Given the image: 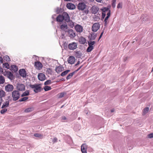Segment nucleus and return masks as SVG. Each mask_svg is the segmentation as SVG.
<instances>
[{"label": "nucleus", "instance_id": "obj_1", "mask_svg": "<svg viewBox=\"0 0 153 153\" xmlns=\"http://www.w3.org/2000/svg\"><path fill=\"white\" fill-rule=\"evenodd\" d=\"M30 87L33 89L34 91L36 93L40 92L41 91V87L40 84L30 85Z\"/></svg>", "mask_w": 153, "mask_h": 153}, {"label": "nucleus", "instance_id": "obj_2", "mask_svg": "<svg viewBox=\"0 0 153 153\" xmlns=\"http://www.w3.org/2000/svg\"><path fill=\"white\" fill-rule=\"evenodd\" d=\"M12 96L14 101L17 100L19 98V93L17 91H14L12 93Z\"/></svg>", "mask_w": 153, "mask_h": 153}, {"label": "nucleus", "instance_id": "obj_3", "mask_svg": "<svg viewBox=\"0 0 153 153\" xmlns=\"http://www.w3.org/2000/svg\"><path fill=\"white\" fill-rule=\"evenodd\" d=\"M101 10L102 11V20L105 17L106 14H107L108 12H110V11L108 8L106 7H103Z\"/></svg>", "mask_w": 153, "mask_h": 153}, {"label": "nucleus", "instance_id": "obj_4", "mask_svg": "<svg viewBox=\"0 0 153 153\" xmlns=\"http://www.w3.org/2000/svg\"><path fill=\"white\" fill-rule=\"evenodd\" d=\"M100 27V25L99 23H95L92 26L91 28L92 31L94 32H96L98 30Z\"/></svg>", "mask_w": 153, "mask_h": 153}, {"label": "nucleus", "instance_id": "obj_5", "mask_svg": "<svg viewBox=\"0 0 153 153\" xmlns=\"http://www.w3.org/2000/svg\"><path fill=\"white\" fill-rule=\"evenodd\" d=\"M77 43L74 42L70 43L68 45L69 49L71 50L75 49L77 48Z\"/></svg>", "mask_w": 153, "mask_h": 153}, {"label": "nucleus", "instance_id": "obj_6", "mask_svg": "<svg viewBox=\"0 0 153 153\" xmlns=\"http://www.w3.org/2000/svg\"><path fill=\"white\" fill-rule=\"evenodd\" d=\"M86 6V5L84 3L80 2L78 5L77 8L79 10H83L85 9Z\"/></svg>", "mask_w": 153, "mask_h": 153}, {"label": "nucleus", "instance_id": "obj_7", "mask_svg": "<svg viewBox=\"0 0 153 153\" xmlns=\"http://www.w3.org/2000/svg\"><path fill=\"white\" fill-rule=\"evenodd\" d=\"M60 28L61 30L65 32H68V27L67 24L66 23H65L63 24H60Z\"/></svg>", "mask_w": 153, "mask_h": 153}, {"label": "nucleus", "instance_id": "obj_8", "mask_svg": "<svg viewBox=\"0 0 153 153\" xmlns=\"http://www.w3.org/2000/svg\"><path fill=\"white\" fill-rule=\"evenodd\" d=\"M17 89L19 91H23L25 90V85L22 83H18L16 86Z\"/></svg>", "mask_w": 153, "mask_h": 153}, {"label": "nucleus", "instance_id": "obj_9", "mask_svg": "<svg viewBox=\"0 0 153 153\" xmlns=\"http://www.w3.org/2000/svg\"><path fill=\"white\" fill-rule=\"evenodd\" d=\"M75 28L77 32L81 33L83 31V28L81 25L77 24L75 26Z\"/></svg>", "mask_w": 153, "mask_h": 153}, {"label": "nucleus", "instance_id": "obj_10", "mask_svg": "<svg viewBox=\"0 0 153 153\" xmlns=\"http://www.w3.org/2000/svg\"><path fill=\"white\" fill-rule=\"evenodd\" d=\"M34 66L38 70H41L42 67V64L39 62H35Z\"/></svg>", "mask_w": 153, "mask_h": 153}, {"label": "nucleus", "instance_id": "obj_11", "mask_svg": "<svg viewBox=\"0 0 153 153\" xmlns=\"http://www.w3.org/2000/svg\"><path fill=\"white\" fill-rule=\"evenodd\" d=\"M62 16L63 19L67 22H68L70 18L68 14L66 12H64L63 13Z\"/></svg>", "mask_w": 153, "mask_h": 153}, {"label": "nucleus", "instance_id": "obj_12", "mask_svg": "<svg viewBox=\"0 0 153 153\" xmlns=\"http://www.w3.org/2000/svg\"><path fill=\"white\" fill-rule=\"evenodd\" d=\"M13 86L10 84H8L5 87V90L7 92H10L13 91Z\"/></svg>", "mask_w": 153, "mask_h": 153}, {"label": "nucleus", "instance_id": "obj_13", "mask_svg": "<svg viewBox=\"0 0 153 153\" xmlns=\"http://www.w3.org/2000/svg\"><path fill=\"white\" fill-rule=\"evenodd\" d=\"M9 105V100L8 99H6L3 102L1 106V108H5L8 107Z\"/></svg>", "mask_w": 153, "mask_h": 153}, {"label": "nucleus", "instance_id": "obj_14", "mask_svg": "<svg viewBox=\"0 0 153 153\" xmlns=\"http://www.w3.org/2000/svg\"><path fill=\"white\" fill-rule=\"evenodd\" d=\"M19 72L20 75L22 77L25 78L26 77V73L25 69H20Z\"/></svg>", "mask_w": 153, "mask_h": 153}, {"label": "nucleus", "instance_id": "obj_15", "mask_svg": "<svg viewBox=\"0 0 153 153\" xmlns=\"http://www.w3.org/2000/svg\"><path fill=\"white\" fill-rule=\"evenodd\" d=\"M67 61L68 63L72 64H74L75 62V58L74 56H70L68 58Z\"/></svg>", "mask_w": 153, "mask_h": 153}, {"label": "nucleus", "instance_id": "obj_16", "mask_svg": "<svg viewBox=\"0 0 153 153\" xmlns=\"http://www.w3.org/2000/svg\"><path fill=\"white\" fill-rule=\"evenodd\" d=\"M38 79L41 81H44L45 79V75L42 73L39 74L38 76Z\"/></svg>", "mask_w": 153, "mask_h": 153}, {"label": "nucleus", "instance_id": "obj_17", "mask_svg": "<svg viewBox=\"0 0 153 153\" xmlns=\"http://www.w3.org/2000/svg\"><path fill=\"white\" fill-rule=\"evenodd\" d=\"M87 146L85 144H82L81 146V151L82 153H87Z\"/></svg>", "mask_w": 153, "mask_h": 153}, {"label": "nucleus", "instance_id": "obj_18", "mask_svg": "<svg viewBox=\"0 0 153 153\" xmlns=\"http://www.w3.org/2000/svg\"><path fill=\"white\" fill-rule=\"evenodd\" d=\"M67 7L70 10H74L75 9L76 7L73 4L71 3H68L66 5Z\"/></svg>", "mask_w": 153, "mask_h": 153}, {"label": "nucleus", "instance_id": "obj_19", "mask_svg": "<svg viewBox=\"0 0 153 153\" xmlns=\"http://www.w3.org/2000/svg\"><path fill=\"white\" fill-rule=\"evenodd\" d=\"M68 32L69 36L72 38L74 37L75 36V33L74 32L73 30L71 29L68 30Z\"/></svg>", "mask_w": 153, "mask_h": 153}, {"label": "nucleus", "instance_id": "obj_20", "mask_svg": "<svg viewBox=\"0 0 153 153\" xmlns=\"http://www.w3.org/2000/svg\"><path fill=\"white\" fill-rule=\"evenodd\" d=\"M6 74L10 79L12 80L13 79V75L10 72L7 71L6 72Z\"/></svg>", "mask_w": 153, "mask_h": 153}, {"label": "nucleus", "instance_id": "obj_21", "mask_svg": "<svg viewBox=\"0 0 153 153\" xmlns=\"http://www.w3.org/2000/svg\"><path fill=\"white\" fill-rule=\"evenodd\" d=\"M79 41L80 44H84L86 42V39L82 37H81L79 39Z\"/></svg>", "mask_w": 153, "mask_h": 153}, {"label": "nucleus", "instance_id": "obj_22", "mask_svg": "<svg viewBox=\"0 0 153 153\" xmlns=\"http://www.w3.org/2000/svg\"><path fill=\"white\" fill-rule=\"evenodd\" d=\"M97 37L96 34L93 33L91 32L90 33V39L91 40H94Z\"/></svg>", "mask_w": 153, "mask_h": 153}, {"label": "nucleus", "instance_id": "obj_23", "mask_svg": "<svg viewBox=\"0 0 153 153\" xmlns=\"http://www.w3.org/2000/svg\"><path fill=\"white\" fill-rule=\"evenodd\" d=\"M63 19L62 15H59L56 18V21L59 22H62L63 20Z\"/></svg>", "mask_w": 153, "mask_h": 153}, {"label": "nucleus", "instance_id": "obj_24", "mask_svg": "<svg viewBox=\"0 0 153 153\" xmlns=\"http://www.w3.org/2000/svg\"><path fill=\"white\" fill-rule=\"evenodd\" d=\"M62 67L61 66H58L56 68L55 71L58 73H59L62 70Z\"/></svg>", "mask_w": 153, "mask_h": 153}, {"label": "nucleus", "instance_id": "obj_25", "mask_svg": "<svg viewBox=\"0 0 153 153\" xmlns=\"http://www.w3.org/2000/svg\"><path fill=\"white\" fill-rule=\"evenodd\" d=\"M6 94L4 91L2 90H0V98H2L5 96Z\"/></svg>", "mask_w": 153, "mask_h": 153}, {"label": "nucleus", "instance_id": "obj_26", "mask_svg": "<svg viewBox=\"0 0 153 153\" xmlns=\"http://www.w3.org/2000/svg\"><path fill=\"white\" fill-rule=\"evenodd\" d=\"M110 15V12H108V13L107 14V16L106 17L105 19L104 22H105V25H106L108 19Z\"/></svg>", "mask_w": 153, "mask_h": 153}, {"label": "nucleus", "instance_id": "obj_27", "mask_svg": "<svg viewBox=\"0 0 153 153\" xmlns=\"http://www.w3.org/2000/svg\"><path fill=\"white\" fill-rule=\"evenodd\" d=\"M11 68L12 70L15 72H16L18 71L17 67L16 65H12L11 66Z\"/></svg>", "mask_w": 153, "mask_h": 153}, {"label": "nucleus", "instance_id": "obj_28", "mask_svg": "<svg viewBox=\"0 0 153 153\" xmlns=\"http://www.w3.org/2000/svg\"><path fill=\"white\" fill-rule=\"evenodd\" d=\"M92 10L94 13H96L98 11V8L96 7H92Z\"/></svg>", "mask_w": 153, "mask_h": 153}, {"label": "nucleus", "instance_id": "obj_29", "mask_svg": "<svg viewBox=\"0 0 153 153\" xmlns=\"http://www.w3.org/2000/svg\"><path fill=\"white\" fill-rule=\"evenodd\" d=\"M30 91L29 90H27L24 92L22 95V97L27 96L29 95Z\"/></svg>", "mask_w": 153, "mask_h": 153}, {"label": "nucleus", "instance_id": "obj_30", "mask_svg": "<svg viewBox=\"0 0 153 153\" xmlns=\"http://www.w3.org/2000/svg\"><path fill=\"white\" fill-rule=\"evenodd\" d=\"M5 79L2 76H0V84H3L4 82Z\"/></svg>", "mask_w": 153, "mask_h": 153}, {"label": "nucleus", "instance_id": "obj_31", "mask_svg": "<svg viewBox=\"0 0 153 153\" xmlns=\"http://www.w3.org/2000/svg\"><path fill=\"white\" fill-rule=\"evenodd\" d=\"M34 136L35 137H38L40 139H42L43 138L42 135L38 133L35 134H34Z\"/></svg>", "mask_w": 153, "mask_h": 153}, {"label": "nucleus", "instance_id": "obj_32", "mask_svg": "<svg viewBox=\"0 0 153 153\" xmlns=\"http://www.w3.org/2000/svg\"><path fill=\"white\" fill-rule=\"evenodd\" d=\"M95 43V41H90L89 42H88V46H90L94 47V44Z\"/></svg>", "mask_w": 153, "mask_h": 153}, {"label": "nucleus", "instance_id": "obj_33", "mask_svg": "<svg viewBox=\"0 0 153 153\" xmlns=\"http://www.w3.org/2000/svg\"><path fill=\"white\" fill-rule=\"evenodd\" d=\"M75 56L79 58L81 56V53L79 51H76L75 53Z\"/></svg>", "mask_w": 153, "mask_h": 153}, {"label": "nucleus", "instance_id": "obj_34", "mask_svg": "<svg viewBox=\"0 0 153 153\" xmlns=\"http://www.w3.org/2000/svg\"><path fill=\"white\" fill-rule=\"evenodd\" d=\"M70 71V70H69L65 71L61 74V75L62 76H64L67 74Z\"/></svg>", "mask_w": 153, "mask_h": 153}, {"label": "nucleus", "instance_id": "obj_35", "mask_svg": "<svg viewBox=\"0 0 153 153\" xmlns=\"http://www.w3.org/2000/svg\"><path fill=\"white\" fill-rule=\"evenodd\" d=\"M74 73V72L69 74L66 77L67 79H70L73 76Z\"/></svg>", "mask_w": 153, "mask_h": 153}, {"label": "nucleus", "instance_id": "obj_36", "mask_svg": "<svg viewBox=\"0 0 153 153\" xmlns=\"http://www.w3.org/2000/svg\"><path fill=\"white\" fill-rule=\"evenodd\" d=\"M94 49V47L90 46H88V48L87 49V52H90L91 51H92Z\"/></svg>", "mask_w": 153, "mask_h": 153}, {"label": "nucleus", "instance_id": "obj_37", "mask_svg": "<svg viewBox=\"0 0 153 153\" xmlns=\"http://www.w3.org/2000/svg\"><path fill=\"white\" fill-rule=\"evenodd\" d=\"M65 92H62L58 94V97L59 98H61L64 97V94H65Z\"/></svg>", "mask_w": 153, "mask_h": 153}, {"label": "nucleus", "instance_id": "obj_38", "mask_svg": "<svg viewBox=\"0 0 153 153\" xmlns=\"http://www.w3.org/2000/svg\"><path fill=\"white\" fill-rule=\"evenodd\" d=\"M33 110V108H30L26 109L24 111L25 112H29Z\"/></svg>", "mask_w": 153, "mask_h": 153}, {"label": "nucleus", "instance_id": "obj_39", "mask_svg": "<svg viewBox=\"0 0 153 153\" xmlns=\"http://www.w3.org/2000/svg\"><path fill=\"white\" fill-rule=\"evenodd\" d=\"M28 99V97H25L20 99L19 101L20 102L25 101Z\"/></svg>", "mask_w": 153, "mask_h": 153}, {"label": "nucleus", "instance_id": "obj_40", "mask_svg": "<svg viewBox=\"0 0 153 153\" xmlns=\"http://www.w3.org/2000/svg\"><path fill=\"white\" fill-rule=\"evenodd\" d=\"M149 110V108L148 107L145 108L144 109L143 111V114H144L147 113Z\"/></svg>", "mask_w": 153, "mask_h": 153}, {"label": "nucleus", "instance_id": "obj_41", "mask_svg": "<svg viewBox=\"0 0 153 153\" xmlns=\"http://www.w3.org/2000/svg\"><path fill=\"white\" fill-rule=\"evenodd\" d=\"M3 67L7 69H8L9 68V65L8 63H5L3 64Z\"/></svg>", "mask_w": 153, "mask_h": 153}, {"label": "nucleus", "instance_id": "obj_42", "mask_svg": "<svg viewBox=\"0 0 153 153\" xmlns=\"http://www.w3.org/2000/svg\"><path fill=\"white\" fill-rule=\"evenodd\" d=\"M68 22H69L68 23L69 25L71 27H73L74 26V23L71 21L69 20Z\"/></svg>", "mask_w": 153, "mask_h": 153}, {"label": "nucleus", "instance_id": "obj_43", "mask_svg": "<svg viewBox=\"0 0 153 153\" xmlns=\"http://www.w3.org/2000/svg\"><path fill=\"white\" fill-rule=\"evenodd\" d=\"M44 88L45 91H49L51 89V87L47 86H45Z\"/></svg>", "mask_w": 153, "mask_h": 153}, {"label": "nucleus", "instance_id": "obj_44", "mask_svg": "<svg viewBox=\"0 0 153 153\" xmlns=\"http://www.w3.org/2000/svg\"><path fill=\"white\" fill-rule=\"evenodd\" d=\"M3 109L1 111V114H4L7 111V109L6 108H2Z\"/></svg>", "mask_w": 153, "mask_h": 153}, {"label": "nucleus", "instance_id": "obj_45", "mask_svg": "<svg viewBox=\"0 0 153 153\" xmlns=\"http://www.w3.org/2000/svg\"><path fill=\"white\" fill-rule=\"evenodd\" d=\"M4 58L8 62L10 61V58L9 56L7 55H6L4 56Z\"/></svg>", "mask_w": 153, "mask_h": 153}, {"label": "nucleus", "instance_id": "obj_46", "mask_svg": "<svg viewBox=\"0 0 153 153\" xmlns=\"http://www.w3.org/2000/svg\"><path fill=\"white\" fill-rule=\"evenodd\" d=\"M51 81L50 80H48L45 82L44 84L45 85H48L51 83Z\"/></svg>", "mask_w": 153, "mask_h": 153}, {"label": "nucleus", "instance_id": "obj_47", "mask_svg": "<svg viewBox=\"0 0 153 153\" xmlns=\"http://www.w3.org/2000/svg\"><path fill=\"white\" fill-rule=\"evenodd\" d=\"M148 137L149 138H152L153 137V133L150 134L148 135Z\"/></svg>", "mask_w": 153, "mask_h": 153}, {"label": "nucleus", "instance_id": "obj_48", "mask_svg": "<svg viewBox=\"0 0 153 153\" xmlns=\"http://www.w3.org/2000/svg\"><path fill=\"white\" fill-rule=\"evenodd\" d=\"M122 3H119L118 4L117 6V8H121L122 7Z\"/></svg>", "mask_w": 153, "mask_h": 153}, {"label": "nucleus", "instance_id": "obj_49", "mask_svg": "<svg viewBox=\"0 0 153 153\" xmlns=\"http://www.w3.org/2000/svg\"><path fill=\"white\" fill-rule=\"evenodd\" d=\"M57 138L56 137L54 138L52 140V142L53 143H56L57 142Z\"/></svg>", "mask_w": 153, "mask_h": 153}, {"label": "nucleus", "instance_id": "obj_50", "mask_svg": "<svg viewBox=\"0 0 153 153\" xmlns=\"http://www.w3.org/2000/svg\"><path fill=\"white\" fill-rule=\"evenodd\" d=\"M61 119L62 121H63L64 120H66L67 119L66 117L64 116L62 117Z\"/></svg>", "mask_w": 153, "mask_h": 153}, {"label": "nucleus", "instance_id": "obj_51", "mask_svg": "<svg viewBox=\"0 0 153 153\" xmlns=\"http://www.w3.org/2000/svg\"><path fill=\"white\" fill-rule=\"evenodd\" d=\"M103 33H104V31H102V33H101L100 36V37H99L98 40H99L101 38V37H102V36L103 34Z\"/></svg>", "mask_w": 153, "mask_h": 153}, {"label": "nucleus", "instance_id": "obj_52", "mask_svg": "<svg viewBox=\"0 0 153 153\" xmlns=\"http://www.w3.org/2000/svg\"><path fill=\"white\" fill-rule=\"evenodd\" d=\"M128 59V57L127 56H126L124 57V62L126 61Z\"/></svg>", "mask_w": 153, "mask_h": 153}, {"label": "nucleus", "instance_id": "obj_53", "mask_svg": "<svg viewBox=\"0 0 153 153\" xmlns=\"http://www.w3.org/2000/svg\"><path fill=\"white\" fill-rule=\"evenodd\" d=\"M3 62V59L2 57L0 56V64Z\"/></svg>", "mask_w": 153, "mask_h": 153}, {"label": "nucleus", "instance_id": "obj_54", "mask_svg": "<svg viewBox=\"0 0 153 153\" xmlns=\"http://www.w3.org/2000/svg\"><path fill=\"white\" fill-rule=\"evenodd\" d=\"M97 2L99 3H101L102 0H95Z\"/></svg>", "mask_w": 153, "mask_h": 153}, {"label": "nucleus", "instance_id": "obj_55", "mask_svg": "<svg viewBox=\"0 0 153 153\" xmlns=\"http://www.w3.org/2000/svg\"><path fill=\"white\" fill-rule=\"evenodd\" d=\"M2 98H0V107L1 106V103L2 102Z\"/></svg>", "mask_w": 153, "mask_h": 153}, {"label": "nucleus", "instance_id": "obj_56", "mask_svg": "<svg viewBox=\"0 0 153 153\" xmlns=\"http://www.w3.org/2000/svg\"><path fill=\"white\" fill-rule=\"evenodd\" d=\"M82 65L79 68H78L76 70V71H79V70H80V69L82 68Z\"/></svg>", "mask_w": 153, "mask_h": 153}, {"label": "nucleus", "instance_id": "obj_57", "mask_svg": "<svg viewBox=\"0 0 153 153\" xmlns=\"http://www.w3.org/2000/svg\"><path fill=\"white\" fill-rule=\"evenodd\" d=\"M80 63V62L79 61H78L77 63L76 64V66L77 65H79Z\"/></svg>", "mask_w": 153, "mask_h": 153}, {"label": "nucleus", "instance_id": "obj_58", "mask_svg": "<svg viewBox=\"0 0 153 153\" xmlns=\"http://www.w3.org/2000/svg\"><path fill=\"white\" fill-rule=\"evenodd\" d=\"M113 3L112 4V6H114V2L115 1V0H113Z\"/></svg>", "mask_w": 153, "mask_h": 153}, {"label": "nucleus", "instance_id": "obj_59", "mask_svg": "<svg viewBox=\"0 0 153 153\" xmlns=\"http://www.w3.org/2000/svg\"><path fill=\"white\" fill-rule=\"evenodd\" d=\"M2 70H3L0 67V71H2Z\"/></svg>", "mask_w": 153, "mask_h": 153}, {"label": "nucleus", "instance_id": "obj_60", "mask_svg": "<svg viewBox=\"0 0 153 153\" xmlns=\"http://www.w3.org/2000/svg\"><path fill=\"white\" fill-rule=\"evenodd\" d=\"M114 109H112L111 110V112H113L114 111Z\"/></svg>", "mask_w": 153, "mask_h": 153}, {"label": "nucleus", "instance_id": "obj_61", "mask_svg": "<svg viewBox=\"0 0 153 153\" xmlns=\"http://www.w3.org/2000/svg\"><path fill=\"white\" fill-rule=\"evenodd\" d=\"M56 12H57V13H59V11H58V10H56Z\"/></svg>", "mask_w": 153, "mask_h": 153}, {"label": "nucleus", "instance_id": "obj_62", "mask_svg": "<svg viewBox=\"0 0 153 153\" xmlns=\"http://www.w3.org/2000/svg\"><path fill=\"white\" fill-rule=\"evenodd\" d=\"M63 105L62 106V107H61V108H62V107H63Z\"/></svg>", "mask_w": 153, "mask_h": 153}]
</instances>
